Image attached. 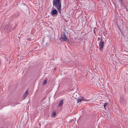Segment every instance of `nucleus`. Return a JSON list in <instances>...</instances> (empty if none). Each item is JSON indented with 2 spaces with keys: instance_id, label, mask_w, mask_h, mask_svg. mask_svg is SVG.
Listing matches in <instances>:
<instances>
[{
  "instance_id": "obj_1",
  "label": "nucleus",
  "mask_w": 128,
  "mask_h": 128,
  "mask_svg": "<svg viewBox=\"0 0 128 128\" xmlns=\"http://www.w3.org/2000/svg\"><path fill=\"white\" fill-rule=\"evenodd\" d=\"M54 6L56 8H61V0H54L53 1Z\"/></svg>"
},
{
  "instance_id": "obj_2",
  "label": "nucleus",
  "mask_w": 128,
  "mask_h": 128,
  "mask_svg": "<svg viewBox=\"0 0 128 128\" xmlns=\"http://www.w3.org/2000/svg\"><path fill=\"white\" fill-rule=\"evenodd\" d=\"M103 40L101 38L100 41L99 43V49L101 50H102L104 46V42Z\"/></svg>"
},
{
  "instance_id": "obj_3",
  "label": "nucleus",
  "mask_w": 128,
  "mask_h": 128,
  "mask_svg": "<svg viewBox=\"0 0 128 128\" xmlns=\"http://www.w3.org/2000/svg\"><path fill=\"white\" fill-rule=\"evenodd\" d=\"M60 40L64 42H66L68 40V38L64 34L62 35L60 38Z\"/></svg>"
},
{
  "instance_id": "obj_4",
  "label": "nucleus",
  "mask_w": 128,
  "mask_h": 128,
  "mask_svg": "<svg viewBox=\"0 0 128 128\" xmlns=\"http://www.w3.org/2000/svg\"><path fill=\"white\" fill-rule=\"evenodd\" d=\"M11 25L10 26V28L11 29L12 28V29H14L17 26V24L16 23L12 22L11 23Z\"/></svg>"
},
{
  "instance_id": "obj_5",
  "label": "nucleus",
  "mask_w": 128,
  "mask_h": 128,
  "mask_svg": "<svg viewBox=\"0 0 128 128\" xmlns=\"http://www.w3.org/2000/svg\"><path fill=\"white\" fill-rule=\"evenodd\" d=\"M82 101H87L88 100L84 98V97H81L80 99H78L77 100V103H79Z\"/></svg>"
},
{
  "instance_id": "obj_6",
  "label": "nucleus",
  "mask_w": 128,
  "mask_h": 128,
  "mask_svg": "<svg viewBox=\"0 0 128 128\" xmlns=\"http://www.w3.org/2000/svg\"><path fill=\"white\" fill-rule=\"evenodd\" d=\"M58 11L56 10L55 9L53 10L52 12H51V14L52 16L55 15L57 14Z\"/></svg>"
},
{
  "instance_id": "obj_7",
  "label": "nucleus",
  "mask_w": 128,
  "mask_h": 128,
  "mask_svg": "<svg viewBox=\"0 0 128 128\" xmlns=\"http://www.w3.org/2000/svg\"><path fill=\"white\" fill-rule=\"evenodd\" d=\"M28 94V91L27 90L23 96V97L25 98Z\"/></svg>"
},
{
  "instance_id": "obj_8",
  "label": "nucleus",
  "mask_w": 128,
  "mask_h": 128,
  "mask_svg": "<svg viewBox=\"0 0 128 128\" xmlns=\"http://www.w3.org/2000/svg\"><path fill=\"white\" fill-rule=\"evenodd\" d=\"M63 100H61L59 104L58 105V107H60L62 106Z\"/></svg>"
},
{
  "instance_id": "obj_9",
  "label": "nucleus",
  "mask_w": 128,
  "mask_h": 128,
  "mask_svg": "<svg viewBox=\"0 0 128 128\" xmlns=\"http://www.w3.org/2000/svg\"><path fill=\"white\" fill-rule=\"evenodd\" d=\"M98 29L96 27L94 28L93 30V31L94 33L95 34H96V32H98Z\"/></svg>"
},
{
  "instance_id": "obj_10",
  "label": "nucleus",
  "mask_w": 128,
  "mask_h": 128,
  "mask_svg": "<svg viewBox=\"0 0 128 128\" xmlns=\"http://www.w3.org/2000/svg\"><path fill=\"white\" fill-rule=\"evenodd\" d=\"M108 104L107 103H105L104 104V108L105 110H106V106Z\"/></svg>"
},
{
  "instance_id": "obj_11",
  "label": "nucleus",
  "mask_w": 128,
  "mask_h": 128,
  "mask_svg": "<svg viewBox=\"0 0 128 128\" xmlns=\"http://www.w3.org/2000/svg\"><path fill=\"white\" fill-rule=\"evenodd\" d=\"M56 115V112H53L52 114V116L53 117H54Z\"/></svg>"
},
{
  "instance_id": "obj_12",
  "label": "nucleus",
  "mask_w": 128,
  "mask_h": 128,
  "mask_svg": "<svg viewBox=\"0 0 128 128\" xmlns=\"http://www.w3.org/2000/svg\"><path fill=\"white\" fill-rule=\"evenodd\" d=\"M47 80H45L43 82V84L44 85L46 84Z\"/></svg>"
},
{
  "instance_id": "obj_13",
  "label": "nucleus",
  "mask_w": 128,
  "mask_h": 128,
  "mask_svg": "<svg viewBox=\"0 0 128 128\" xmlns=\"http://www.w3.org/2000/svg\"><path fill=\"white\" fill-rule=\"evenodd\" d=\"M8 27L9 26H8V25L6 24V26H5V28H6V29H8Z\"/></svg>"
},
{
  "instance_id": "obj_14",
  "label": "nucleus",
  "mask_w": 128,
  "mask_h": 128,
  "mask_svg": "<svg viewBox=\"0 0 128 128\" xmlns=\"http://www.w3.org/2000/svg\"><path fill=\"white\" fill-rule=\"evenodd\" d=\"M101 39V38H100L99 37H98V40H100Z\"/></svg>"
},
{
  "instance_id": "obj_15",
  "label": "nucleus",
  "mask_w": 128,
  "mask_h": 128,
  "mask_svg": "<svg viewBox=\"0 0 128 128\" xmlns=\"http://www.w3.org/2000/svg\"><path fill=\"white\" fill-rule=\"evenodd\" d=\"M28 40H29V41H30V40H31V39H30V38H29L28 39Z\"/></svg>"
},
{
  "instance_id": "obj_16",
  "label": "nucleus",
  "mask_w": 128,
  "mask_h": 128,
  "mask_svg": "<svg viewBox=\"0 0 128 128\" xmlns=\"http://www.w3.org/2000/svg\"><path fill=\"white\" fill-rule=\"evenodd\" d=\"M58 9V10H61V8H57Z\"/></svg>"
},
{
  "instance_id": "obj_17",
  "label": "nucleus",
  "mask_w": 128,
  "mask_h": 128,
  "mask_svg": "<svg viewBox=\"0 0 128 128\" xmlns=\"http://www.w3.org/2000/svg\"><path fill=\"white\" fill-rule=\"evenodd\" d=\"M25 6H26H26H25V7H25V8H26V6H26V5H25Z\"/></svg>"
},
{
  "instance_id": "obj_18",
  "label": "nucleus",
  "mask_w": 128,
  "mask_h": 128,
  "mask_svg": "<svg viewBox=\"0 0 128 128\" xmlns=\"http://www.w3.org/2000/svg\"><path fill=\"white\" fill-rule=\"evenodd\" d=\"M48 44V43H46V45Z\"/></svg>"
},
{
  "instance_id": "obj_19",
  "label": "nucleus",
  "mask_w": 128,
  "mask_h": 128,
  "mask_svg": "<svg viewBox=\"0 0 128 128\" xmlns=\"http://www.w3.org/2000/svg\"><path fill=\"white\" fill-rule=\"evenodd\" d=\"M56 68H54V70H56Z\"/></svg>"
}]
</instances>
